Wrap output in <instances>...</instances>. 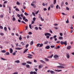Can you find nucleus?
Segmentation results:
<instances>
[{
  "mask_svg": "<svg viewBox=\"0 0 74 74\" xmlns=\"http://www.w3.org/2000/svg\"><path fill=\"white\" fill-rule=\"evenodd\" d=\"M57 67L59 69H60V68H61V69H64V67L61 66H58Z\"/></svg>",
  "mask_w": 74,
  "mask_h": 74,
  "instance_id": "nucleus-1",
  "label": "nucleus"
},
{
  "mask_svg": "<svg viewBox=\"0 0 74 74\" xmlns=\"http://www.w3.org/2000/svg\"><path fill=\"white\" fill-rule=\"evenodd\" d=\"M53 57L54 58H58L59 57V56L57 55H55Z\"/></svg>",
  "mask_w": 74,
  "mask_h": 74,
  "instance_id": "nucleus-2",
  "label": "nucleus"
},
{
  "mask_svg": "<svg viewBox=\"0 0 74 74\" xmlns=\"http://www.w3.org/2000/svg\"><path fill=\"white\" fill-rule=\"evenodd\" d=\"M66 55L67 58H68V59H69V58H70V55H69V53H66Z\"/></svg>",
  "mask_w": 74,
  "mask_h": 74,
  "instance_id": "nucleus-3",
  "label": "nucleus"
},
{
  "mask_svg": "<svg viewBox=\"0 0 74 74\" xmlns=\"http://www.w3.org/2000/svg\"><path fill=\"white\" fill-rule=\"evenodd\" d=\"M10 53H12V52H13V50L11 48L10 49Z\"/></svg>",
  "mask_w": 74,
  "mask_h": 74,
  "instance_id": "nucleus-4",
  "label": "nucleus"
},
{
  "mask_svg": "<svg viewBox=\"0 0 74 74\" xmlns=\"http://www.w3.org/2000/svg\"><path fill=\"white\" fill-rule=\"evenodd\" d=\"M50 72L51 73V74H55V71H50Z\"/></svg>",
  "mask_w": 74,
  "mask_h": 74,
  "instance_id": "nucleus-5",
  "label": "nucleus"
},
{
  "mask_svg": "<svg viewBox=\"0 0 74 74\" xmlns=\"http://www.w3.org/2000/svg\"><path fill=\"white\" fill-rule=\"evenodd\" d=\"M40 62H41V63H44V64H45L46 63H45V62H44V61L42 60H40Z\"/></svg>",
  "mask_w": 74,
  "mask_h": 74,
  "instance_id": "nucleus-6",
  "label": "nucleus"
},
{
  "mask_svg": "<svg viewBox=\"0 0 74 74\" xmlns=\"http://www.w3.org/2000/svg\"><path fill=\"white\" fill-rule=\"evenodd\" d=\"M45 48L47 49H49V48H50V46H47L45 47Z\"/></svg>",
  "mask_w": 74,
  "mask_h": 74,
  "instance_id": "nucleus-7",
  "label": "nucleus"
},
{
  "mask_svg": "<svg viewBox=\"0 0 74 74\" xmlns=\"http://www.w3.org/2000/svg\"><path fill=\"white\" fill-rule=\"evenodd\" d=\"M15 49H16V50H21V49H22V48L18 47H17Z\"/></svg>",
  "mask_w": 74,
  "mask_h": 74,
  "instance_id": "nucleus-8",
  "label": "nucleus"
},
{
  "mask_svg": "<svg viewBox=\"0 0 74 74\" xmlns=\"http://www.w3.org/2000/svg\"><path fill=\"white\" fill-rule=\"evenodd\" d=\"M27 64H32V62L30 61H27Z\"/></svg>",
  "mask_w": 74,
  "mask_h": 74,
  "instance_id": "nucleus-9",
  "label": "nucleus"
},
{
  "mask_svg": "<svg viewBox=\"0 0 74 74\" xmlns=\"http://www.w3.org/2000/svg\"><path fill=\"white\" fill-rule=\"evenodd\" d=\"M26 66L27 68H28V69H30V65L29 64H26Z\"/></svg>",
  "mask_w": 74,
  "mask_h": 74,
  "instance_id": "nucleus-10",
  "label": "nucleus"
},
{
  "mask_svg": "<svg viewBox=\"0 0 74 74\" xmlns=\"http://www.w3.org/2000/svg\"><path fill=\"white\" fill-rule=\"evenodd\" d=\"M28 51V49H25L23 52V53H25V52H27V51Z\"/></svg>",
  "mask_w": 74,
  "mask_h": 74,
  "instance_id": "nucleus-11",
  "label": "nucleus"
},
{
  "mask_svg": "<svg viewBox=\"0 0 74 74\" xmlns=\"http://www.w3.org/2000/svg\"><path fill=\"white\" fill-rule=\"evenodd\" d=\"M63 44H64L65 46H66L67 45V41H65L64 42Z\"/></svg>",
  "mask_w": 74,
  "mask_h": 74,
  "instance_id": "nucleus-12",
  "label": "nucleus"
},
{
  "mask_svg": "<svg viewBox=\"0 0 74 74\" xmlns=\"http://www.w3.org/2000/svg\"><path fill=\"white\" fill-rule=\"evenodd\" d=\"M54 48L56 49H59V48H60V46H57V47H54Z\"/></svg>",
  "mask_w": 74,
  "mask_h": 74,
  "instance_id": "nucleus-13",
  "label": "nucleus"
},
{
  "mask_svg": "<svg viewBox=\"0 0 74 74\" xmlns=\"http://www.w3.org/2000/svg\"><path fill=\"white\" fill-rule=\"evenodd\" d=\"M15 63H20V61L18 60H17L15 61Z\"/></svg>",
  "mask_w": 74,
  "mask_h": 74,
  "instance_id": "nucleus-14",
  "label": "nucleus"
},
{
  "mask_svg": "<svg viewBox=\"0 0 74 74\" xmlns=\"http://www.w3.org/2000/svg\"><path fill=\"white\" fill-rule=\"evenodd\" d=\"M4 30L6 32H7V28L6 27H4Z\"/></svg>",
  "mask_w": 74,
  "mask_h": 74,
  "instance_id": "nucleus-15",
  "label": "nucleus"
},
{
  "mask_svg": "<svg viewBox=\"0 0 74 74\" xmlns=\"http://www.w3.org/2000/svg\"><path fill=\"white\" fill-rule=\"evenodd\" d=\"M1 52L2 53H5L6 52V51L5 50H3L1 51Z\"/></svg>",
  "mask_w": 74,
  "mask_h": 74,
  "instance_id": "nucleus-16",
  "label": "nucleus"
},
{
  "mask_svg": "<svg viewBox=\"0 0 74 74\" xmlns=\"http://www.w3.org/2000/svg\"><path fill=\"white\" fill-rule=\"evenodd\" d=\"M71 48V46H68L67 47V49H70Z\"/></svg>",
  "mask_w": 74,
  "mask_h": 74,
  "instance_id": "nucleus-17",
  "label": "nucleus"
},
{
  "mask_svg": "<svg viewBox=\"0 0 74 74\" xmlns=\"http://www.w3.org/2000/svg\"><path fill=\"white\" fill-rule=\"evenodd\" d=\"M26 64V63L25 62H24L22 63V65H23V66H25Z\"/></svg>",
  "mask_w": 74,
  "mask_h": 74,
  "instance_id": "nucleus-18",
  "label": "nucleus"
},
{
  "mask_svg": "<svg viewBox=\"0 0 74 74\" xmlns=\"http://www.w3.org/2000/svg\"><path fill=\"white\" fill-rule=\"evenodd\" d=\"M59 40H62L63 39V37L62 36H60L59 37Z\"/></svg>",
  "mask_w": 74,
  "mask_h": 74,
  "instance_id": "nucleus-19",
  "label": "nucleus"
},
{
  "mask_svg": "<svg viewBox=\"0 0 74 74\" xmlns=\"http://www.w3.org/2000/svg\"><path fill=\"white\" fill-rule=\"evenodd\" d=\"M56 0H54L53 1V4L55 5L56 4Z\"/></svg>",
  "mask_w": 74,
  "mask_h": 74,
  "instance_id": "nucleus-20",
  "label": "nucleus"
},
{
  "mask_svg": "<svg viewBox=\"0 0 74 74\" xmlns=\"http://www.w3.org/2000/svg\"><path fill=\"white\" fill-rule=\"evenodd\" d=\"M39 47H42L43 46V44L41 43V44H40V45H39Z\"/></svg>",
  "mask_w": 74,
  "mask_h": 74,
  "instance_id": "nucleus-21",
  "label": "nucleus"
},
{
  "mask_svg": "<svg viewBox=\"0 0 74 74\" xmlns=\"http://www.w3.org/2000/svg\"><path fill=\"white\" fill-rule=\"evenodd\" d=\"M50 7H51V8H53V7H54L53 5L52 4H51L50 5Z\"/></svg>",
  "mask_w": 74,
  "mask_h": 74,
  "instance_id": "nucleus-22",
  "label": "nucleus"
},
{
  "mask_svg": "<svg viewBox=\"0 0 74 74\" xmlns=\"http://www.w3.org/2000/svg\"><path fill=\"white\" fill-rule=\"evenodd\" d=\"M21 35L20 36V37L19 38V40H22V38L21 37Z\"/></svg>",
  "mask_w": 74,
  "mask_h": 74,
  "instance_id": "nucleus-23",
  "label": "nucleus"
},
{
  "mask_svg": "<svg viewBox=\"0 0 74 74\" xmlns=\"http://www.w3.org/2000/svg\"><path fill=\"white\" fill-rule=\"evenodd\" d=\"M24 14L25 15H26V16H28V15H29V14H27V13L26 12H25L24 13Z\"/></svg>",
  "mask_w": 74,
  "mask_h": 74,
  "instance_id": "nucleus-24",
  "label": "nucleus"
},
{
  "mask_svg": "<svg viewBox=\"0 0 74 74\" xmlns=\"http://www.w3.org/2000/svg\"><path fill=\"white\" fill-rule=\"evenodd\" d=\"M53 54L52 55L50 56H49L48 58H52V57H53Z\"/></svg>",
  "mask_w": 74,
  "mask_h": 74,
  "instance_id": "nucleus-25",
  "label": "nucleus"
},
{
  "mask_svg": "<svg viewBox=\"0 0 74 74\" xmlns=\"http://www.w3.org/2000/svg\"><path fill=\"white\" fill-rule=\"evenodd\" d=\"M59 64H60V66H65V65L64 64H63L61 63H59Z\"/></svg>",
  "mask_w": 74,
  "mask_h": 74,
  "instance_id": "nucleus-26",
  "label": "nucleus"
},
{
  "mask_svg": "<svg viewBox=\"0 0 74 74\" xmlns=\"http://www.w3.org/2000/svg\"><path fill=\"white\" fill-rule=\"evenodd\" d=\"M40 19L42 21H44V19L42 18V17H40Z\"/></svg>",
  "mask_w": 74,
  "mask_h": 74,
  "instance_id": "nucleus-27",
  "label": "nucleus"
},
{
  "mask_svg": "<svg viewBox=\"0 0 74 74\" xmlns=\"http://www.w3.org/2000/svg\"><path fill=\"white\" fill-rule=\"evenodd\" d=\"M6 55H10V53H9V52H6Z\"/></svg>",
  "mask_w": 74,
  "mask_h": 74,
  "instance_id": "nucleus-28",
  "label": "nucleus"
},
{
  "mask_svg": "<svg viewBox=\"0 0 74 74\" xmlns=\"http://www.w3.org/2000/svg\"><path fill=\"white\" fill-rule=\"evenodd\" d=\"M40 45V43H38V44H37L36 45V47H39V46Z\"/></svg>",
  "mask_w": 74,
  "mask_h": 74,
  "instance_id": "nucleus-29",
  "label": "nucleus"
},
{
  "mask_svg": "<svg viewBox=\"0 0 74 74\" xmlns=\"http://www.w3.org/2000/svg\"><path fill=\"white\" fill-rule=\"evenodd\" d=\"M45 59L46 60V61L47 62H48V61H49V60L48 59H47L46 58H45Z\"/></svg>",
  "mask_w": 74,
  "mask_h": 74,
  "instance_id": "nucleus-30",
  "label": "nucleus"
},
{
  "mask_svg": "<svg viewBox=\"0 0 74 74\" xmlns=\"http://www.w3.org/2000/svg\"><path fill=\"white\" fill-rule=\"evenodd\" d=\"M36 3H37V2L36 1H34L32 2V3H33L34 4H36Z\"/></svg>",
  "mask_w": 74,
  "mask_h": 74,
  "instance_id": "nucleus-31",
  "label": "nucleus"
},
{
  "mask_svg": "<svg viewBox=\"0 0 74 74\" xmlns=\"http://www.w3.org/2000/svg\"><path fill=\"white\" fill-rule=\"evenodd\" d=\"M42 67V65H39V69H41V67Z\"/></svg>",
  "mask_w": 74,
  "mask_h": 74,
  "instance_id": "nucleus-32",
  "label": "nucleus"
},
{
  "mask_svg": "<svg viewBox=\"0 0 74 74\" xmlns=\"http://www.w3.org/2000/svg\"><path fill=\"white\" fill-rule=\"evenodd\" d=\"M48 33H45V36H47L48 35Z\"/></svg>",
  "mask_w": 74,
  "mask_h": 74,
  "instance_id": "nucleus-33",
  "label": "nucleus"
},
{
  "mask_svg": "<svg viewBox=\"0 0 74 74\" xmlns=\"http://www.w3.org/2000/svg\"><path fill=\"white\" fill-rule=\"evenodd\" d=\"M33 44V41H32L31 42V43H30V45H32Z\"/></svg>",
  "mask_w": 74,
  "mask_h": 74,
  "instance_id": "nucleus-34",
  "label": "nucleus"
},
{
  "mask_svg": "<svg viewBox=\"0 0 74 74\" xmlns=\"http://www.w3.org/2000/svg\"><path fill=\"white\" fill-rule=\"evenodd\" d=\"M1 60H6V59H4L3 58H1Z\"/></svg>",
  "mask_w": 74,
  "mask_h": 74,
  "instance_id": "nucleus-35",
  "label": "nucleus"
},
{
  "mask_svg": "<svg viewBox=\"0 0 74 74\" xmlns=\"http://www.w3.org/2000/svg\"><path fill=\"white\" fill-rule=\"evenodd\" d=\"M16 4H17V5H20V3H19V2L17 1L16 2Z\"/></svg>",
  "mask_w": 74,
  "mask_h": 74,
  "instance_id": "nucleus-36",
  "label": "nucleus"
},
{
  "mask_svg": "<svg viewBox=\"0 0 74 74\" xmlns=\"http://www.w3.org/2000/svg\"><path fill=\"white\" fill-rule=\"evenodd\" d=\"M51 48H53L55 47V45H51L50 46Z\"/></svg>",
  "mask_w": 74,
  "mask_h": 74,
  "instance_id": "nucleus-37",
  "label": "nucleus"
},
{
  "mask_svg": "<svg viewBox=\"0 0 74 74\" xmlns=\"http://www.w3.org/2000/svg\"><path fill=\"white\" fill-rule=\"evenodd\" d=\"M16 11H19V10L18 9V8H16L15 9Z\"/></svg>",
  "mask_w": 74,
  "mask_h": 74,
  "instance_id": "nucleus-38",
  "label": "nucleus"
},
{
  "mask_svg": "<svg viewBox=\"0 0 74 74\" xmlns=\"http://www.w3.org/2000/svg\"><path fill=\"white\" fill-rule=\"evenodd\" d=\"M63 43H64V42H63L62 41H61L60 42V44H61V45H63Z\"/></svg>",
  "mask_w": 74,
  "mask_h": 74,
  "instance_id": "nucleus-39",
  "label": "nucleus"
},
{
  "mask_svg": "<svg viewBox=\"0 0 74 74\" xmlns=\"http://www.w3.org/2000/svg\"><path fill=\"white\" fill-rule=\"evenodd\" d=\"M29 27L31 29H32V25L31 24H29Z\"/></svg>",
  "mask_w": 74,
  "mask_h": 74,
  "instance_id": "nucleus-40",
  "label": "nucleus"
},
{
  "mask_svg": "<svg viewBox=\"0 0 74 74\" xmlns=\"http://www.w3.org/2000/svg\"><path fill=\"white\" fill-rule=\"evenodd\" d=\"M32 14L33 15V16H35V15H35V13L34 12H32Z\"/></svg>",
  "mask_w": 74,
  "mask_h": 74,
  "instance_id": "nucleus-41",
  "label": "nucleus"
},
{
  "mask_svg": "<svg viewBox=\"0 0 74 74\" xmlns=\"http://www.w3.org/2000/svg\"><path fill=\"white\" fill-rule=\"evenodd\" d=\"M23 21H24V20H25V19H26V17H25V16H24L23 18Z\"/></svg>",
  "mask_w": 74,
  "mask_h": 74,
  "instance_id": "nucleus-42",
  "label": "nucleus"
},
{
  "mask_svg": "<svg viewBox=\"0 0 74 74\" xmlns=\"http://www.w3.org/2000/svg\"><path fill=\"white\" fill-rule=\"evenodd\" d=\"M21 11H22V12H23H23H25V11H24V10H23V9H21Z\"/></svg>",
  "mask_w": 74,
  "mask_h": 74,
  "instance_id": "nucleus-43",
  "label": "nucleus"
},
{
  "mask_svg": "<svg viewBox=\"0 0 74 74\" xmlns=\"http://www.w3.org/2000/svg\"><path fill=\"white\" fill-rule=\"evenodd\" d=\"M48 43V41H46L45 42V44H47Z\"/></svg>",
  "mask_w": 74,
  "mask_h": 74,
  "instance_id": "nucleus-44",
  "label": "nucleus"
},
{
  "mask_svg": "<svg viewBox=\"0 0 74 74\" xmlns=\"http://www.w3.org/2000/svg\"><path fill=\"white\" fill-rule=\"evenodd\" d=\"M18 74V72H15L13 73V74Z\"/></svg>",
  "mask_w": 74,
  "mask_h": 74,
  "instance_id": "nucleus-45",
  "label": "nucleus"
},
{
  "mask_svg": "<svg viewBox=\"0 0 74 74\" xmlns=\"http://www.w3.org/2000/svg\"><path fill=\"white\" fill-rule=\"evenodd\" d=\"M0 34L1 36H4V34L3 33H0Z\"/></svg>",
  "mask_w": 74,
  "mask_h": 74,
  "instance_id": "nucleus-46",
  "label": "nucleus"
},
{
  "mask_svg": "<svg viewBox=\"0 0 74 74\" xmlns=\"http://www.w3.org/2000/svg\"><path fill=\"white\" fill-rule=\"evenodd\" d=\"M29 47V45H28V44H27L25 45V48H27V47Z\"/></svg>",
  "mask_w": 74,
  "mask_h": 74,
  "instance_id": "nucleus-47",
  "label": "nucleus"
},
{
  "mask_svg": "<svg viewBox=\"0 0 74 74\" xmlns=\"http://www.w3.org/2000/svg\"><path fill=\"white\" fill-rule=\"evenodd\" d=\"M12 21H15V17H13L12 18Z\"/></svg>",
  "mask_w": 74,
  "mask_h": 74,
  "instance_id": "nucleus-48",
  "label": "nucleus"
},
{
  "mask_svg": "<svg viewBox=\"0 0 74 74\" xmlns=\"http://www.w3.org/2000/svg\"><path fill=\"white\" fill-rule=\"evenodd\" d=\"M27 58L29 59H32V57L29 56H28Z\"/></svg>",
  "mask_w": 74,
  "mask_h": 74,
  "instance_id": "nucleus-49",
  "label": "nucleus"
},
{
  "mask_svg": "<svg viewBox=\"0 0 74 74\" xmlns=\"http://www.w3.org/2000/svg\"><path fill=\"white\" fill-rule=\"evenodd\" d=\"M66 10H70V9L68 8V7H66Z\"/></svg>",
  "mask_w": 74,
  "mask_h": 74,
  "instance_id": "nucleus-50",
  "label": "nucleus"
},
{
  "mask_svg": "<svg viewBox=\"0 0 74 74\" xmlns=\"http://www.w3.org/2000/svg\"><path fill=\"white\" fill-rule=\"evenodd\" d=\"M9 13L10 14H11V7H9Z\"/></svg>",
  "mask_w": 74,
  "mask_h": 74,
  "instance_id": "nucleus-51",
  "label": "nucleus"
},
{
  "mask_svg": "<svg viewBox=\"0 0 74 74\" xmlns=\"http://www.w3.org/2000/svg\"><path fill=\"white\" fill-rule=\"evenodd\" d=\"M64 4V3H63V2H62L61 3V6L62 7L63 5V4Z\"/></svg>",
  "mask_w": 74,
  "mask_h": 74,
  "instance_id": "nucleus-52",
  "label": "nucleus"
},
{
  "mask_svg": "<svg viewBox=\"0 0 74 74\" xmlns=\"http://www.w3.org/2000/svg\"><path fill=\"white\" fill-rule=\"evenodd\" d=\"M59 7V5H58L56 6V9H58V7Z\"/></svg>",
  "mask_w": 74,
  "mask_h": 74,
  "instance_id": "nucleus-53",
  "label": "nucleus"
},
{
  "mask_svg": "<svg viewBox=\"0 0 74 74\" xmlns=\"http://www.w3.org/2000/svg\"><path fill=\"white\" fill-rule=\"evenodd\" d=\"M0 17L3 18V15L2 14L0 15Z\"/></svg>",
  "mask_w": 74,
  "mask_h": 74,
  "instance_id": "nucleus-54",
  "label": "nucleus"
},
{
  "mask_svg": "<svg viewBox=\"0 0 74 74\" xmlns=\"http://www.w3.org/2000/svg\"><path fill=\"white\" fill-rule=\"evenodd\" d=\"M36 18L34 17L33 18V21H36Z\"/></svg>",
  "mask_w": 74,
  "mask_h": 74,
  "instance_id": "nucleus-55",
  "label": "nucleus"
},
{
  "mask_svg": "<svg viewBox=\"0 0 74 74\" xmlns=\"http://www.w3.org/2000/svg\"><path fill=\"white\" fill-rule=\"evenodd\" d=\"M58 24H54V26H58Z\"/></svg>",
  "mask_w": 74,
  "mask_h": 74,
  "instance_id": "nucleus-56",
  "label": "nucleus"
},
{
  "mask_svg": "<svg viewBox=\"0 0 74 74\" xmlns=\"http://www.w3.org/2000/svg\"><path fill=\"white\" fill-rule=\"evenodd\" d=\"M12 54L14 56H15V55H16V53H15V52H14V53H12Z\"/></svg>",
  "mask_w": 74,
  "mask_h": 74,
  "instance_id": "nucleus-57",
  "label": "nucleus"
},
{
  "mask_svg": "<svg viewBox=\"0 0 74 74\" xmlns=\"http://www.w3.org/2000/svg\"><path fill=\"white\" fill-rule=\"evenodd\" d=\"M28 34H32V32H29V33H28Z\"/></svg>",
  "mask_w": 74,
  "mask_h": 74,
  "instance_id": "nucleus-58",
  "label": "nucleus"
},
{
  "mask_svg": "<svg viewBox=\"0 0 74 74\" xmlns=\"http://www.w3.org/2000/svg\"><path fill=\"white\" fill-rule=\"evenodd\" d=\"M30 74H33V71H31L30 73Z\"/></svg>",
  "mask_w": 74,
  "mask_h": 74,
  "instance_id": "nucleus-59",
  "label": "nucleus"
},
{
  "mask_svg": "<svg viewBox=\"0 0 74 74\" xmlns=\"http://www.w3.org/2000/svg\"><path fill=\"white\" fill-rule=\"evenodd\" d=\"M34 23V21H32L31 23V25H33Z\"/></svg>",
  "mask_w": 74,
  "mask_h": 74,
  "instance_id": "nucleus-60",
  "label": "nucleus"
},
{
  "mask_svg": "<svg viewBox=\"0 0 74 74\" xmlns=\"http://www.w3.org/2000/svg\"><path fill=\"white\" fill-rule=\"evenodd\" d=\"M60 36H63V34H62V33H60Z\"/></svg>",
  "mask_w": 74,
  "mask_h": 74,
  "instance_id": "nucleus-61",
  "label": "nucleus"
},
{
  "mask_svg": "<svg viewBox=\"0 0 74 74\" xmlns=\"http://www.w3.org/2000/svg\"><path fill=\"white\" fill-rule=\"evenodd\" d=\"M0 29H3V26H0Z\"/></svg>",
  "mask_w": 74,
  "mask_h": 74,
  "instance_id": "nucleus-62",
  "label": "nucleus"
},
{
  "mask_svg": "<svg viewBox=\"0 0 74 74\" xmlns=\"http://www.w3.org/2000/svg\"><path fill=\"white\" fill-rule=\"evenodd\" d=\"M25 22H28V20L27 19H25Z\"/></svg>",
  "mask_w": 74,
  "mask_h": 74,
  "instance_id": "nucleus-63",
  "label": "nucleus"
},
{
  "mask_svg": "<svg viewBox=\"0 0 74 74\" xmlns=\"http://www.w3.org/2000/svg\"><path fill=\"white\" fill-rule=\"evenodd\" d=\"M33 74H37V72H36L34 71L33 72Z\"/></svg>",
  "mask_w": 74,
  "mask_h": 74,
  "instance_id": "nucleus-64",
  "label": "nucleus"
}]
</instances>
